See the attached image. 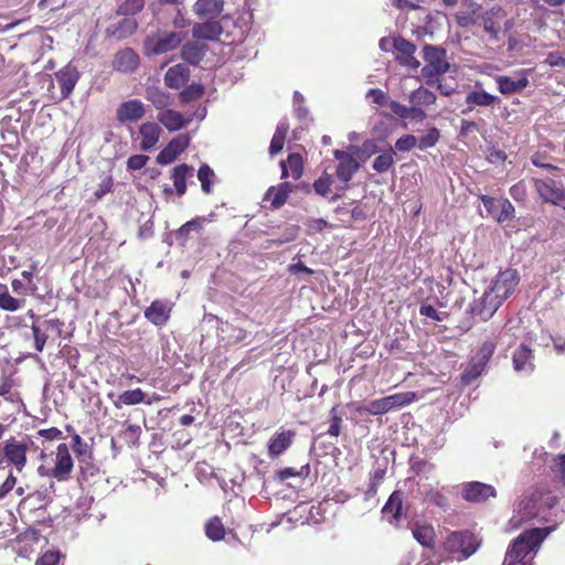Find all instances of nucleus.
Returning a JSON list of instances; mask_svg holds the SVG:
<instances>
[{
    "label": "nucleus",
    "mask_w": 565,
    "mask_h": 565,
    "mask_svg": "<svg viewBox=\"0 0 565 565\" xmlns=\"http://www.w3.org/2000/svg\"><path fill=\"white\" fill-rule=\"evenodd\" d=\"M64 439L62 430L58 428L38 429V449H41L40 458L42 465L38 471L42 476L55 478L58 481H65L70 478L73 469V460Z\"/></svg>",
    "instance_id": "1"
},
{
    "label": "nucleus",
    "mask_w": 565,
    "mask_h": 565,
    "mask_svg": "<svg viewBox=\"0 0 565 565\" xmlns=\"http://www.w3.org/2000/svg\"><path fill=\"white\" fill-rule=\"evenodd\" d=\"M557 503L556 497L551 493L535 491L531 495L521 498L514 507L513 515L509 521V529L516 530L531 520H547V511Z\"/></svg>",
    "instance_id": "2"
},
{
    "label": "nucleus",
    "mask_w": 565,
    "mask_h": 565,
    "mask_svg": "<svg viewBox=\"0 0 565 565\" xmlns=\"http://www.w3.org/2000/svg\"><path fill=\"white\" fill-rule=\"evenodd\" d=\"M54 68V63L52 60H49L47 63L43 67L42 74L38 75V83L41 84V88H46L50 97L54 100H63L71 96L73 93L81 74L76 66L72 63H68L61 70L54 73L55 82L57 84L58 89L54 84L51 75L46 73V71H52Z\"/></svg>",
    "instance_id": "3"
},
{
    "label": "nucleus",
    "mask_w": 565,
    "mask_h": 565,
    "mask_svg": "<svg viewBox=\"0 0 565 565\" xmlns=\"http://www.w3.org/2000/svg\"><path fill=\"white\" fill-rule=\"evenodd\" d=\"M554 527L532 529L521 533L508 548L504 565H515L531 552H536L544 539Z\"/></svg>",
    "instance_id": "4"
},
{
    "label": "nucleus",
    "mask_w": 565,
    "mask_h": 565,
    "mask_svg": "<svg viewBox=\"0 0 565 565\" xmlns=\"http://www.w3.org/2000/svg\"><path fill=\"white\" fill-rule=\"evenodd\" d=\"M423 58L426 64L422 68L420 74L427 85H435L438 78L450 68V64L447 61V51L441 46L424 45Z\"/></svg>",
    "instance_id": "5"
},
{
    "label": "nucleus",
    "mask_w": 565,
    "mask_h": 565,
    "mask_svg": "<svg viewBox=\"0 0 565 565\" xmlns=\"http://www.w3.org/2000/svg\"><path fill=\"white\" fill-rule=\"evenodd\" d=\"M415 396L416 394L414 392L396 393L379 399L370 401L360 408V412H364L370 415H383L392 409L411 404L415 399Z\"/></svg>",
    "instance_id": "6"
},
{
    "label": "nucleus",
    "mask_w": 565,
    "mask_h": 565,
    "mask_svg": "<svg viewBox=\"0 0 565 565\" xmlns=\"http://www.w3.org/2000/svg\"><path fill=\"white\" fill-rule=\"evenodd\" d=\"M444 548L454 554L456 559L461 561L477 551L478 543L470 532H452L445 540Z\"/></svg>",
    "instance_id": "7"
},
{
    "label": "nucleus",
    "mask_w": 565,
    "mask_h": 565,
    "mask_svg": "<svg viewBox=\"0 0 565 565\" xmlns=\"http://www.w3.org/2000/svg\"><path fill=\"white\" fill-rule=\"evenodd\" d=\"M183 39L181 31H158L146 40L145 47L148 54L160 55L177 49Z\"/></svg>",
    "instance_id": "8"
},
{
    "label": "nucleus",
    "mask_w": 565,
    "mask_h": 565,
    "mask_svg": "<svg viewBox=\"0 0 565 565\" xmlns=\"http://www.w3.org/2000/svg\"><path fill=\"white\" fill-rule=\"evenodd\" d=\"M532 182L543 202L561 205V203L565 201V186L561 181H556L552 178H533Z\"/></svg>",
    "instance_id": "9"
},
{
    "label": "nucleus",
    "mask_w": 565,
    "mask_h": 565,
    "mask_svg": "<svg viewBox=\"0 0 565 565\" xmlns=\"http://www.w3.org/2000/svg\"><path fill=\"white\" fill-rule=\"evenodd\" d=\"M519 280L518 271L508 268L497 275L489 290L504 302L515 290Z\"/></svg>",
    "instance_id": "10"
},
{
    "label": "nucleus",
    "mask_w": 565,
    "mask_h": 565,
    "mask_svg": "<svg viewBox=\"0 0 565 565\" xmlns=\"http://www.w3.org/2000/svg\"><path fill=\"white\" fill-rule=\"evenodd\" d=\"M393 47L396 51L395 58L399 65L411 70L419 68L420 62L415 56L417 47L414 43L402 36H395L393 38Z\"/></svg>",
    "instance_id": "11"
},
{
    "label": "nucleus",
    "mask_w": 565,
    "mask_h": 565,
    "mask_svg": "<svg viewBox=\"0 0 565 565\" xmlns=\"http://www.w3.org/2000/svg\"><path fill=\"white\" fill-rule=\"evenodd\" d=\"M502 303L503 301L498 298L497 295L487 289L479 299L473 301L471 311L482 321H487L495 313Z\"/></svg>",
    "instance_id": "12"
},
{
    "label": "nucleus",
    "mask_w": 565,
    "mask_h": 565,
    "mask_svg": "<svg viewBox=\"0 0 565 565\" xmlns=\"http://www.w3.org/2000/svg\"><path fill=\"white\" fill-rule=\"evenodd\" d=\"M25 455V445L18 443L14 438L7 440L4 445H0V463L7 460L9 463L14 465L18 470H21L26 460Z\"/></svg>",
    "instance_id": "13"
},
{
    "label": "nucleus",
    "mask_w": 565,
    "mask_h": 565,
    "mask_svg": "<svg viewBox=\"0 0 565 565\" xmlns=\"http://www.w3.org/2000/svg\"><path fill=\"white\" fill-rule=\"evenodd\" d=\"M146 115V106L139 99L121 103L116 110V118L121 124L137 122Z\"/></svg>",
    "instance_id": "14"
},
{
    "label": "nucleus",
    "mask_w": 565,
    "mask_h": 565,
    "mask_svg": "<svg viewBox=\"0 0 565 565\" xmlns=\"http://www.w3.org/2000/svg\"><path fill=\"white\" fill-rule=\"evenodd\" d=\"M190 145L189 135H179L173 138L157 156V162L161 166L172 163Z\"/></svg>",
    "instance_id": "15"
},
{
    "label": "nucleus",
    "mask_w": 565,
    "mask_h": 565,
    "mask_svg": "<svg viewBox=\"0 0 565 565\" xmlns=\"http://www.w3.org/2000/svg\"><path fill=\"white\" fill-rule=\"evenodd\" d=\"M495 494V489L491 484L478 481L465 483L462 487V498L469 502H483Z\"/></svg>",
    "instance_id": "16"
},
{
    "label": "nucleus",
    "mask_w": 565,
    "mask_h": 565,
    "mask_svg": "<svg viewBox=\"0 0 565 565\" xmlns=\"http://www.w3.org/2000/svg\"><path fill=\"white\" fill-rule=\"evenodd\" d=\"M495 83L502 95H512L522 92L529 85V79L525 71H522L518 76L499 75Z\"/></svg>",
    "instance_id": "17"
},
{
    "label": "nucleus",
    "mask_w": 565,
    "mask_h": 565,
    "mask_svg": "<svg viewBox=\"0 0 565 565\" xmlns=\"http://www.w3.org/2000/svg\"><path fill=\"white\" fill-rule=\"evenodd\" d=\"M499 102L498 96L486 92L479 83L466 95L467 111L473 110L477 106L491 107Z\"/></svg>",
    "instance_id": "18"
},
{
    "label": "nucleus",
    "mask_w": 565,
    "mask_h": 565,
    "mask_svg": "<svg viewBox=\"0 0 565 565\" xmlns=\"http://www.w3.org/2000/svg\"><path fill=\"white\" fill-rule=\"evenodd\" d=\"M334 158L339 161L337 167L338 179L343 182H349L360 168L356 159L342 150H335Z\"/></svg>",
    "instance_id": "19"
},
{
    "label": "nucleus",
    "mask_w": 565,
    "mask_h": 565,
    "mask_svg": "<svg viewBox=\"0 0 565 565\" xmlns=\"http://www.w3.org/2000/svg\"><path fill=\"white\" fill-rule=\"evenodd\" d=\"M171 312V303L167 300H154L145 310L146 319L154 326H164Z\"/></svg>",
    "instance_id": "20"
},
{
    "label": "nucleus",
    "mask_w": 565,
    "mask_h": 565,
    "mask_svg": "<svg viewBox=\"0 0 565 565\" xmlns=\"http://www.w3.org/2000/svg\"><path fill=\"white\" fill-rule=\"evenodd\" d=\"M139 55L130 47L118 51L113 60V68L120 73H131L139 65Z\"/></svg>",
    "instance_id": "21"
},
{
    "label": "nucleus",
    "mask_w": 565,
    "mask_h": 565,
    "mask_svg": "<svg viewBox=\"0 0 565 565\" xmlns=\"http://www.w3.org/2000/svg\"><path fill=\"white\" fill-rule=\"evenodd\" d=\"M161 128L157 122L153 121H147L139 126L138 129V136L140 138L139 148L142 151H149L160 139L161 136Z\"/></svg>",
    "instance_id": "22"
},
{
    "label": "nucleus",
    "mask_w": 565,
    "mask_h": 565,
    "mask_svg": "<svg viewBox=\"0 0 565 565\" xmlns=\"http://www.w3.org/2000/svg\"><path fill=\"white\" fill-rule=\"evenodd\" d=\"M157 120L169 131H178L186 127L192 117H184L181 113L167 108L157 115Z\"/></svg>",
    "instance_id": "23"
},
{
    "label": "nucleus",
    "mask_w": 565,
    "mask_h": 565,
    "mask_svg": "<svg viewBox=\"0 0 565 565\" xmlns=\"http://www.w3.org/2000/svg\"><path fill=\"white\" fill-rule=\"evenodd\" d=\"M513 367L519 373L530 374L534 370V355L532 349L521 344L512 356Z\"/></svg>",
    "instance_id": "24"
},
{
    "label": "nucleus",
    "mask_w": 565,
    "mask_h": 565,
    "mask_svg": "<svg viewBox=\"0 0 565 565\" xmlns=\"http://www.w3.org/2000/svg\"><path fill=\"white\" fill-rule=\"evenodd\" d=\"M390 109L399 118L422 122L427 117L424 108L409 104V106L403 105L398 102H390Z\"/></svg>",
    "instance_id": "25"
},
{
    "label": "nucleus",
    "mask_w": 565,
    "mask_h": 565,
    "mask_svg": "<svg viewBox=\"0 0 565 565\" xmlns=\"http://www.w3.org/2000/svg\"><path fill=\"white\" fill-rule=\"evenodd\" d=\"M145 97L156 109L161 111L173 104L172 95L157 86H148L145 92Z\"/></svg>",
    "instance_id": "26"
},
{
    "label": "nucleus",
    "mask_w": 565,
    "mask_h": 565,
    "mask_svg": "<svg viewBox=\"0 0 565 565\" xmlns=\"http://www.w3.org/2000/svg\"><path fill=\"white\" fill-rule=\"evenodd\" d=\"M189 77V67L185 64H177L167 71L164 83L170 88L179 89L188 82Z\"/></svg>",
    "instance_id": "27"
},
{
    "label": "nucleus",
    "mask_w": 565,
    "mask_h": 565,
    "mask_svg": "<svg viewBox=\"0 0 565 565\" xmlns=\"http://www.w3.org/2000/svg\"><path fill=\"white\" fill-rule=\"evenodd\" d=\"M224 0H196L193 11L200 18L214 19L223 11Z\"/></svg>",
    "instance_id": "28"
},
{
    "label": "nucleus",
    "mask_w": 565,
    "mask_h": 565,
    "mask_svg": "<svg viewBox=\"0 0 565 565\" xmlns=\"http://www.w3.org/2000/svg\"><path fill=\"white\" fill-rule=\"evenodd\" d=\"M137 21L135 18H124L117 23H114L107 28V34L117 39L121 40L129 35H131L137 30Z\"/></svg>",
    "instance_id": "29"
},
{
    "label": "nucleus",
    "mask_w": 565,
    "mask_h": 565,
    "mask_svg": "<svg viewBox=\"0 0 565 565\" xmlns=\"http://www.w3.org/2000/svg\"><path fill=\"white\" fill-rule=\"evenodd\" d=\"M294 436L291 430L276 434L268 444L269 456L274 458L281 455L291 445Z\"/></svg>",
    "instance_id": "30"
},
{
    "label": "nucleus",
    "mask_w": 565,
    "mask_h": 565,
    "mask_svg": "<svg viewBox=\"0 0 565 565\" xmlns=\"http://www.w3.org/2000/svg\"><path fill=\"white\" fill-rule=\"evenodd\" d=\"M280 167L282 179L291 177L298 180L302 175V158L298 153L289 154L287 161H281Z\"/></svg>",
    "instance_id": "31"
},
{
    "label": "nucleus",
    "mask_w": 565,
    "mask_h": 565,
    "mask_svg": "<svg viewBox=\"0 0 565 565\" xmlns=\"http://www.w3.org/2000/svg\"><path fill=\"white\" fill-rule=\"evenodd\" d=\"M402 511V493L395 491L391 494L387 502L382 509L383 518L390 523L397 521Z\"/></svg>",
    "instance_id": "32"
},
{
    "label": "nucleus",
    "mask_w": 565,
    "mask_h": 565,
    "mask_svg": "<svg viewBox=\"0 0 565 565\" xmlns=\"http://www.w3.org/2000/svg\"><path fill=\"white\" fill-rule=\"evenodd\" d=\"M436 99V94L428 88H425L424 86H419L418 88L414 89L408 96L409 104L420 108L434 105Z\"/></svg>",
    "instance_id": "33"
},
{
    "label": "nucleus",
    "mask_w": 565,
    "mask_h": 565,
    "mask_svg": "<svg viewBox=\"0 0 565 565\" xmlns=\"http://www.w3.org/2000/svg\"><path fill=\"white\" fill-rule=\"evenodd\" d=\"M487 364H488V362H486L484 360H481L477 355H473L471 358L468 366L461 374L462 383L470 384L472 381H475L478 376H480L482 374Z\"/></svg>",
    "instance_id": "34"
},
{
    "label": "nucleus",
    "mask_w": 565,
    "mask_h": 565,
    "mask_svg": "<svg viewBox=\"0 0 565 565\" xmlns=\"http://www.w3.org/2000/svg\"><path fill=\"white\" fill-rule=\"evenodd\" d=\"M145 397L146 394L142 392L141 388L125 391L121 394H119L117 398L114 401V406L119 409L124 405H137L145 402Z\"/></svg>",
    "instance_id": "35"
},
{
    "label": "nucleus",
    "mask_w": 565,
    "mask_h": 565,
    "mask_svg": "<svg viewBox=\"0 0 565 565\" xmlns=\"http://www.w3.org/2000/svg\"><path fill=\"white\" fill-rule=\"evenodd\" d=\"M292 189L294 185L289 182H282L277 188H270L267 192V196H271V205L275 209L282 206L292 192Z\"/></svg>",
    "instance_id": "36"
},
{
    "label": "nucleus",
    "mask_w": 565,
    "mask_h": 565,
    "mask_svg": "<svg viewBox=\"0 0 565 565\" xmlns=\"http://www.w3.org/2000/svg\"><path fill=\"white\" fill-rule=\"evenodd\" d=\"M193 168L182 163L173 168L172 179L178 195H183L186 190V177L192 173Z\"/></svg>",
    "instance_id": "37"
},
{
    "label": "nucleus",
    "mask_w": 565,
    "mask_h": 565,
    "mask_svg": "<svg viewBox=\"0 0 565 565\" xmlns=\"http://www.w3.org/2000/svg\"><path fill=\"white\" fill-rule=\"evenodd\" d=\"M221 33V26L217 22H204L194 25L193 36L203 40H214Z\"/></svg>",
    "instance_id": "38"
},
{
    "label": "nucleus",
    "mask_w": 565,
    "mask_h": 565,
    "mask_svg": "<svg viewBox=\"0 0 565 565\" xmlns=\"http://www.w3.org/2000/svg\"><path fill=\"white\" fill-rule=\"evenodd\" d=\"M24 300L17 299L8 292L6 285L0 284V309L4 311H17L22 308Z\"/></svg>",
    "instance_id": "39"
},
{
    "label": "nucleus",
    "mask_w": 565,
    "mask_h": 565,
    "mask_svg": "<svg viewBox=\"0 0 565 565\" xmlns=\"http://www.w3.org/2000/svg\"><path fill=\"white\" fill-rule=\"evenodd\" d=\"M413 536L420 545L430 547L435 541V531L430 525H417L413 529Z\"/></svg>",
    "instance_id": "40"
},
{
    "label": "nucleus",
    "mask_w": 565,
    "mask_h": 565,
    "mask_svg": "<svg viewBox=\"0 0 565 565\" xmlns=\"http://www.w3.org/2000/svg\"><path fill=\"white\" fill-rule=\"evenodd\" d=\"M422 493L425 497V500L429 503H433L439 508H446L448 505L447 498L438 490L434 489L431 486H425L422 487Z\"/></svg>",
    "instance_id": "41"
},
{
    "label": "nucleus",
    "mask_w": 565,
    "mask_h": 565,
    "mask_svg": "<svg viewBox=\"0 0 565 565\" xmlns=\"http://www.w3.org/2000/svg\"><path fill=\"white\" fill-rule=\"evenodd\" d=\"M395 152L392 149L379 154L373 161V169L379 173H384L390 170L394 163Z\"/></svg>",
    "instance_id": "42"
},
{
    "label": "nucleus",
    "mask_w": 565,
    "mask_h": 565,
    "mask_svg": "<svg viewBox=\"0 0 565 565\" xmlns=\"http://www.w3.org/2000/svg\"><path fill=\"white\" fill-rule=\"evenodd\" d=\"M205 534L212 541H220L224 537L225 529L218 518L209 520L205 524Z\"/></svg>",
    "instance_id": "43"
},
{
    "label": "nucleus",
    "mask_w": 565,
    "mask_h": 565,
    "mask_svg": "<svg viewBox=\"0 0 565 565\" xmlns=\"http://www.w3.org/2000/svg\"><path fill=\"white\" fill-rule=\"evenodd\" d=\"M17 510L22 521L25 523L32 522L33 515L35 513L33 497L28 495L26 498L22 499Z\"/></svg>",
    "instance_id": "44"
},
{
    "label": "nucleus",
    "mask_w": 565,
    "mask_h": 565,
    "mask_svg": "<svg viewBox=\"0 0 565 565\" xmlns=\"http://www.w3.org/2000/svg\"><path fill=\"white\" fill-rule=\"evenodd\" d=\"M203 51L202 49L196 44H186L182 47V57L184 61L196 65L201 62L203 58Z\"/></svg>",
    "instance_id": "45"
},
{
    "label": "nucleus",
    "mask_w": 565,
    "mask_h": 565,
    "mask_svg": "<svg viewBox=\"0 0 565 565\" xmlns=\"http://www.w3.org/2000/svg\"><path fill=\"white\" fill-rule=\"evenodd\" d=\"M204 218H193L186 223H184L178 231H177V237L186 241L189 237V234L191 232H201L203 227Z\"/></svg>",
    "instance_id": "46"
},
{
    "label": "nucleus",
    "mask_w": 565,
    "mask_h": 565,
    "mask_svg": "<svg viewBox=\"0 0 565 565\" xmlns=\"http://www.w3.org/2000/svg\"><path fill=\"white\" fill-rule=\"evenodd\" d=\"M498 205H499V211H498L497 217H495L498 222L503 223V222L510 221L514 217V213H515L514 206L508 199L500 198Z\"/></svg>",
    "instance_id": "47"
},
{
    "label": "nucleus",
    "mask_w": 565,
    "mask_h": 565,
    "mask_svg": "<svg viewBox=\"0 0 565 565\" xmlns=\"http://www.w3.org/2000/svg\"><path fill=\"white\" fill-rule=\"evenodd\" d=\"M438 139L439 131L437 128L433 127L428 129L427 132L417 140V147L420 150H426L428 148L434 147L437 143Z\"/></svg>",
    "instance_id": "48"
},
{
    "label": "nucleus",
    "mask_w": 565,
    "mask_h": 565,
    "mask_svg": "<svg viewBox=\"0 0 565 565\" xmlns=\"http://www.w3.org/2000/svg\"><path fill=\"white\" fill-rule=\"evenodd\" d=\"M213 177H214V172L207 164L204 163L199 168L198 179L201 182L203 192H205V193L211 192V183H212Z\"/></svg>",
    "instance_id": "49"
},
{
    "label": "nucleus",
    "mask_w": 565,
    "mask_h": 565,
    "mask_svg": "<svg viewBox=\"0 0 565 565\" xmlns=\"http://www.w3.org/2000/svg\"><path fill=\"white\" fill-rule=\"evenodd\" d=\"M204 93L201 84H191L180 93V98L183 103H189L199 99Z\"/></svg>",
    "instance_id": "50"
},
{
    "label": "nucleus",
    "mask_w": 565,
    "mask_h": 565,
    "mask_svg": "<svg viewBox=\"0 0 565 565\" xmlns=\"http://www.w3.org/2000/svg\"><path fill=\"white\" fill-rule=\"evenodd\" d=\"M333 183V178L331 174L323 173L318 180L313 183V189L317 194L321 196H327L330 192L331 185Z\"/></svg>",
    "instance_id": "51"
},
{
    "label": "nucleus",
    "mask_w": 565,
    "mask_h": 565,
    "mask_svg": "<svg viewBox=\"0 0 565 565\" xmlns=\"http://www.w3.org/2000/svg\"><path fill=\"white\" fill-rule=\"evenodd\" d=\"M145 7V0H125L118 9L124 15H134L140 12Z\"/></svg>",
    "instance_id": "52"
},
{
    "label": "nucleus",
    "mask_w": 565,
    "mask_h": 565,
    "mask_svg": "<svg viewBox=\"0 0 565 565\" xmlns=\"http://www.w3.org/2000/svg\"><path fill=\"white\" fill-rule=\"evenodd\" d=\"M114 188V179L111 175L107 174L104 175L98 184V188L94 192V200L99 201L102 200L106 194L110 193Z\"/></svg>",
    "instance_id": "53"
},
{
    "label": "nucleus",
    "mask_w": 565,
    "mask_h": 565,
    "mask_svg": "<svg viewBox=\"0 0 565 565\" xmlns=\"http://www.w3.org/2000/svg\"><path fill=\"white\" fill-rule=\"evenodd\" d=\"M62 557L58 550H47L38 558V565H62Z\"/></svg>",
    "instance_id": "54"
},
{
    "label": "nucleus",
    "mask_w": 565,
    "mask_h": 565,
    "mask_svg": "<svg viewBox=\"0 0 565 565\" xmlns=\"http://www.w3.org/2000/svg\"><path fill=\"white\" fill-rule=\"evenodd\" d=\"M330 426L328 428V434L332 437H338L340 435V427L342 423V416L338 412V407L334 406L330 411Z\"/></svg>",
    "instance_id": "55"
},
{
    "label": "nucleus",
    "mask_w": 565,
    "mask_h": 565,
    "mask_svg": "<svg viewBox=\"0 0 565 565\" xmlns=\"http://www.w3.org/2000/svg\"><path fill=\"white\" fill-rule=\"evenodd\" d=\"M417 147V138L413 135H404L395 142V148L398 151H409Z\"/></svg>",
    "instance_id": "56"
},
{
    "label": "nucleus",
    "mask_w": 565,
    "mask_h": 565,
    "mask_svg": "<svg viewBox=\"0 0 565 565\" xmlns=\"http://www.w3.org/2000/svg\"><path fill=\"white\" fill-rule=\"evenodd\" d=\"M510 195L516 202H524L527 195V186L524 181H519L510 188Z\"/></svg>",
    "instance_id": "57"
},
{
    "label": "nucleus",
    "mask_w": 565,
    "mask_h": 565,
    "mask_svg": "<svg viewBox=\"0 0 565 565\" xmlns=\"http://www.w3.org/2000/svg\"><path fill=\"white\" fill-rule=\"evenodd\" d=\"M366 97L370 98L374 104H377L380 106L387 105L390 107V102L387 95L379 89V88H372L367 92Z\"/></svg>",
    "instance_id": "58"
},
{
    "label": "nucleus",
    "mask_w": 565,
    "mask_h": 565,
    "mask_svg": "<svg viewBox=\"0 0 565 565\" xmlns=\"http://www.w3.org/2000/svg\"><path fill=\"white\" fill-rule=\"evenodd\" d=\"M149 160L146 154H134L127 160V169L131 171L140 170L143 168Z\"/></svg>",
    "instance_id": "59"
},
{
    "label": "nucleus",
    "mask_w": 565,
    "mask_h": 565,
    "mask_svg": "<svg viewBox=\"0 0 565 565\" xmlns=\"http://www.w3.org/2000/svg\"><path fill=\"white\" fill-rule=\"evenodd\" d=\"M495 350V343L493 341H484L478 352L475 354L481 360L489 362Z\"/></svg>",
    "instance_id": "60"
},
{
    "label": "nucleus",
    "mask_w": 565,
    "mask_h": 565,
    "mask_svg": "<svg viewBox=\"0 0 565 565\" xmlns=\"http://www.w3.org/2000/svg\"><path fill=\"white\" fill-rule=\"evenodd\" d=\"M480 201L482 202L483 206L486 207L487 212L497 217V213L499 211V199L489 196V195H481Z\"/></svg>",
    "instance_id": "61"
},
{
    "label": "nucleus",
    "mask_w": 565,
    "mask_h": 565,
    "mask_svg": "<svg viewBox=\"0 0 565 565\" xmlns=\"http://www.w3.org/2000/svg\"><path fill=\"white\" fill-rule=\"evenodd\" d=\"M73 449L78 456H88L90 457L89 446L83 441L79 435H75L73 437Z\"/></svg>",
    "instance_id": "62"
},
{
    "label": "nucleus",
    "mask_w": 565,
    "mask_h": 565,
    "mask_svg": "<svg viewBox=\"0 0 565 565\" xmlns=\"http://www.w3.org/2000/svg\"><path fill=\"white\" fill-rule=\"evenodd\" d=\"M545 62L552 67H565V54L561 52H550Z\"/></svg>",
    "instance_id": "63"
},
{
    "label": "nucleus",
    "mask_w": 565,
    "mask_h": 565,
    "mask_svg": "<svg viewBox=\"0 0 565 565\" xmlns=\"http://www.w3.org/2000/svg\"><path fill=\"white\" fill-rule=\"evenodd\" d=\"M419 313L422 316L428 317L435 321L443 320V315L440 312H438L431 305H428V303H423L419 307Z\"/></svg>",
    "instance_id": "64"
}]
</instances>
